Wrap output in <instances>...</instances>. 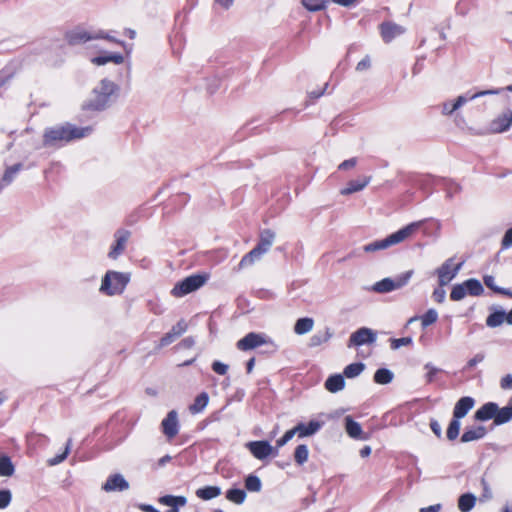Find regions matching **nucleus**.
<instances>
[{"instance_id": "nucleus-1", "label": "nucleus", "mask_w": 512, "mask_h": 512, "mask_svg": "<svg viewBox=\"0 0 512 512\" xmlns=\"http://www.w3.org/2000/svg\"><path fill=\"white\" fill-rule=\"evenodd\" d=\"M91 131L90 127L82 128L70 123L49 127L44 131L43 145L45 147H60L67 142L90 135Z\"/></svg>"}, {"instance_id": "nucleus-2", "label": "nucleus", "mask_w": 512, "mask_h": 512, "mask_svg": "<svg viewBox=\"0 0 512 512\" xmlns=\"http://www.w3.org/2000/svg\"><path fill=\"white\" fill-rule=\"evenodd\" d=\"M118 86L113 81L103 79L93 89L90 98L83 104L84 109L101 111L111 105L118 93Z\"/></svg>"}, {"instance_id": "nucleus-3", "label": "nucleus", "mask_w": 512, "mask_h": 512, "mask_svg": "<svg viewBox=\"0 0 512 512\" xmlns=\"http://www.w3.org/2000/svg\"><path fill=\"white\" fill-rule=\"evenodd\" d=\"M425 222V220L417 221L408 224L402 229L392 233L384 239L376 240L372 243L366 244L363 250L367 253L376 252L379 250L387 249L393 245L399 244L410 237L416 230Z\"/></svg>"}, {"instance_id": "nucleus-4", "label": "nucleus", "mask_w": 512, "mask_h": 512, "mask_svg": "<svg viewBox=\"0 0 512 512\" xmlns=\"http://www.w3.org/2000/svg\"><path fill=\"white\" fill-rule=\"evenodd\" d=\"M129 281V273L109 270L102 278L99 291L107 296L120 295L124 292Z\"/></svg>"}, {"instance_id": "nucleus-5", "label": "nucleus", "mask_w": 512, "mask_h": 512, "mask_svg": "<svg viewBox=\"0 0 512 512\" xmlns=\"http://www.w3.org/2000/svg\"><path fill=\"white\" fill-rule=\"evenodd\" d=\"M501 92V89H489L483 90L476 93H466L464 95L458 96L454 100H448L442 103L441 105V113L445 116H450L458 109H460L463 105H465L468 101H472L476 98L486 96V95H496Z\"/></svg>"}, {"instance_id": "nucleus-6", "label": "nucleus", "mask_w": 512, "mask_h": 512, "mask_svg": "<svg viewBox=\"0 0 512 512\" xmlns=\"http://www.w3.org/2000/svg\"><path fill=\"white\" fill-rule=\"evenodd\" d=\"M65 38L69 45H80L94 39H107L116 42V40L103 31L89 32L82 28H76L66 33Z\"/></svg>"}, {"instance_id": "nucleus-7", "label": "nucleus", "mask_w": 512, "mask_h": 512, "mask_svg": "<svg viewBox=\"0 0 512 512\" xmlns=\"http://www.w3.org/2000/svg\"><path fill=\"white\" fill-rule=\"evenodd\" d=\"M413 275V271L409 270L406 271L395 278H384L378 282H376L372 286V290L377 293H388L397 289H400L407 285L409 280L411 279Z\"/></svg>"}, {"instance_id": "nucleus-8", "label": "nucleus", "mask_w": 512, "mask_h": 512, "mask_svg": "<svg viewBox=\"0 0 512 512\" xmlns=\"http://www.w3.org/2000/svg\"><path fill=\"white\" fill-rule=\"evenodd\" d=\"M207 279L208 277L206 275L195 274L188 276L178 282L172 289L171 293L175 297H183L202 287L206 283Z\"/></svg>"}, {"instance_id": "nucleus-9", "label": "nucleus", "mask_w": 512, "mask_h": 512, "mask_svg": "<svg viewBox=\"0 0 512 512\" xmlns=\"http://www.w3.org/2000/svg\"><path fill=\"white\" fill-rule=\"evenodd\" d=\"M463 263L454 264V258H449L438 267L435 273L438 276L439 285L443 287L452 281L461 270Z\"/></svg>"}, {"instance_id": "nucleus-10", "label": "nucleus", "mask_w": 512, "mask_h": 512, "mask_svg": "<svg viewBox=\"0 0 512 512\" xmlns=\"http://www.w3.org/2000/svg\"><path fill=\"white\" fill-rule=\"evenodd\" d=\"M269 343L271 339L265 334L250 332L236 343V347L240 351H249Z\"/></svg>"}, {"instance_id": "nucleus-11", "label": "nucleus", "mask_w": 512, "mask_h": 512, "mask_svg": "<svg viewBox=\"0 0 512 512\" xmlns=\"http://www.w3.org/2000/svg\"><path fill=\"white\" fill-rule=\"evenodd\" d=\"M365 368L361 362L349 364L345 367L343 374L337 373L329 376L324 384H345L344 377L352 379L360 375Z\"/></svg>"}, {"instance_id": "nucleus-12", "label": "nucleus", "mask_w": 512, "mask_h": 512, "mask_svg": "<svg viewBox=\"0 0 512 512\" xmlns=\"http://www.w3.org/2000/svg\"><path fill=\"white\" fill-rule=\"evenodd\" d=\"M377 334L370 328L361 327L350 335L348 347L372 344L376 341Z\"/></svg>"}, {"instance_id": "nucleus-13", "label": "nucleus", "mask_w": 512, "mask_h": 512, "mask_svg": "<svg viewBox=\"0 0 512 512\" xmlns=\"http://www.w3.org/2000/svg\"><path fill=\"white\" fill-rule=\"evenodd\" d=\"M380 35L385 43L392 42L395 38L403 35L406 28L392 21H385L379 25Z\"/></svg>"}, {"instance_id": "nucleus-14", "label": "nucleus", "mask_w": 512, "mask_h": 512, "mask_svg": "<svg viewBox=\"0 0 512 512\" xmlns=\"http://www.w3.org/2000/svg\"><path fill=\"white\" fill-rule=\"evenodd\" d=\"M130 238V232L125 229H119L114 234L115 243L111 246L108 257L117 259L125 250L126 244Z\"/></svg>"}, {"instance_id": "nucleus-15", "label": "nucleus", "mask_w": 512, "mask_h": 512, "mask_svg": "<svg viewBox=\"0 0 512 512\" xmlns=\"http://www.w3.org/2000/svg\"><path fill=\"white\" fill-rule=\"evenodd\" d=\"M512 125V110L508 109L491 121L489 130L492 133H502L507 131Z\"/></svg>"}, {"instance_id": "nucleus-16", "label": "nucleus", "mask_w": 512, "mask_h": 512, "mask_svg": "<svg viewBox=\"0 0 512 512\" xmlns=\"http://www.w3.org/2000/svg\"><path fill=\"white\" fill-rule=\"evenodd\" d=\"M246 446L252 455L259 460L267 458L274 451V448L267 441H252L248 442Z\"/></svg>"}, {"instance_id": "nucleus-17", "label": "nucleus", "mask_w": 512, "mask_h": 512, "mask_svg": "<svg viewBox=\"0 0 512 512\" xmlns=\"http://www.w3.org/2000/svg\"><path fill=\"white\" fill-rule=\"evenodd\" d=\"M187 328L188 325L184 320L178 321L176 325L161 338L158 348H162L174 342L176 338L186 332Z\"/></svg>"}, {"instance_id": "nucleus-18", "label": "nucleus", "mask_w": 512, "mask_h": 512, "mask_svg": "<svg viewBox=\"0 0 512 512\" xmlns=\"http://www.w3.org/2000/svg\"><path fill=\"white\" fill-rule=\"evenodd\" d=\"M178 415L175 410L170 411L162 421L163 433L169 438H173L178 433Z\"/></svg>"}, {"instance_id": "nucleus-19", "label": "nucleus", "mask_w": 512, "mask_h": 512, "mask_svg": "<svg viewBox=\"0 0 512 512\" xmlns=\"http://www.w3.org/2000/svg\"><path fill=\"white\" fill-rule=\"evenodd\" d=\"M129 488V483L121 474H114L106 480L102 489L106 492L124 491Z\"/></svg>"}, {"instance_id": "nucleus-20", "label": "nucleus", "mask_w": 512, "mask_h": 512, "mask_svg": "<svg viewBox=\"0 0 512 512\" xmlns=\"http://www.w3.org/2000/svg\"><path fill=\"white\" fill-rule=\"evenodd\" d=\"M345 430L347 434L353 439H369V435L363 432L361 425L358 422L354 421L351 416L345 417Z\"/></svg>"}, {"instance_id": "nucleus-21", "label": "nucleus", "mask_w": 512, "mask_h": 512, "mask_svg": "<svg viewBox=\"0 0 512 512\" xmlns=\"http://www.w3.org/2000/svg\"><path fill=\"white\" fill-rule=\"evenodd\" d=\"M496 412H498V405L494 402H488L475 412V419L479 421L493 419L495 421Z\"/></svg>"}, {"instance_id": "nucleus-22", "label": "nucleus", "mask_w": 512, "mask_h": 512, "mask_svg": "<svg viewBox=\"0 0 512 512\" xmlns=\"http://www.w3.org/2000/svg\"><path fill=\"white\" fill-rule=\"evenodd\" d=\"M159 502L172 508L167 512H178L177 507L185 506L187 503V498L184 496L165 495L159 498Z\"/></svg>"}, {"instance_id": "nucleus-23", "label": "nucleus", "mask_w": 512, "mask_h": 512, "mask_svg": "<svg viewBox=\"0 0 512 512\" xmlns=\"http://www.w3.org/2000/svg\"><path fill=\"white\" fill-rule=\"evenodd\" d=\"M371 177H363L361 179L351 180L346 187L341 190L342 195H350L352 193L363 190L370 182Z\"/></svg>"}, {"instance_id": "nucleus-24", "label": "nucleus", "mask_w": 512, "mask_h": 512, "mask_svg": "<svg viewBox=\"0 0 512 512\" xmlns=\"http://www.w3.org/2000/svg\"><path fill=\"white\" fill-rule=\"evenodd\" d=\"M274 239L275 233L270 229H265L261 231L259 236V242L256 245V247L259 248L264 254H266L270 250L274 242Z\"/></svg>"}, {"instance_id": "nucleus-25", "label": "nucleus", "mask_w": 512, "mask_h": 512, "mask_svg": "<svg viewBox=\"0 0 512 512\" xmlns=\"http://www.w3.org/2000/svg\"><path fill=\"white\" fill-rule=\"evenodd\" d=\"M474 400L471 397H463L461 398L455 405L454 408V418L460 419L463 418L469 410L473 407Z\"/></svg>"}, {"instance_id": "nucleus-26", "label": "nucleus", "mask_w": 512, "mask_h": 512, "mask_svg": "<svg viewBox=\"0 0 512 512\" xmlns=\"http://www.w3.org/2000/svg\"><path fill=\"white\" fill-rule=\"evenodd\" d=\"M322 426L323 422L312 420L308 425L299 423L296 426V430H298L299 437H306L315 434Z\"/></svg>"}, {"instance_id": "nucleus-27", "label": "nucleus", "mask_w": 512, "mask_h": 512, "mask_svg": "<svg viewBox=\"0 0 512 512\" xmlns=\"http://www.w3.org/2000/svg\"><path fill=\"white\" fill-rule=\"evenodd\" d=\"M263 255L264 253L255 246L250 252L242 257L239 263V269L251 266L255 262L259 261Z\"/></svg>"}, {"instance_id": "nucleus-28", "label": "nucleus", "mask_w": 512, "mask_h": 512, "mask_svg": "<svg viewBox=\"0 0 512 512\" xmlns=\"http://www.w3.org/2000/svg\"><path fill=\"white\" fill-rule=\"evenodd\" d=\"M486 434V429L483 426H478L476 428L466 430L462 436L461 441L463 443L479 440L483 438Z\"/></svg>"}, {"instance_id": "nucleus-29", "label": "nucleus", "mask_w": 512, "mask_h": 512, "mask_svg": "<svg viewBox=\"0 0 512 512\" xmlns=\"http://www.w3.org/2000/svg\"><path fill=\"white\" fill-rule=\"evenodd\" d=\"M314 320L310 317L300 318L294 325V332L297 335H304L313 329Z\"/></svg>"}, {"instance_id": "nucleus-30", "label": "nucleus", "mask_w": 512, "mask_h": 512, "mask_svg": "<svg viewBox=\"0 0 512 512\" xmlns=\"http://www.w3.org/2000/svg\"><path fill=\"white\" fill-rule=\"evenodd\" d=\"M221 494V488L218 486H206L196 490V496L202 500H211Z\"/></svg>"}, {"instance_id": "nucleus-31", "label": "nucleus", "mask_w": 512, "mask_h": 512, "mask_svg": "<svg viewBox=\"0 0 512 512\" xmlns=\"http://www.w3.org/2000/svg\"><path fill=\"white\" fill-rule=\"evenodd\" d=\"M23 168L22 164L21 163H17L15 165H12L10 167H8L4 174H3V177H2V181H1V184L3 185V188L5 186H8L10 185L14 179L16 178L17 174L19 173V171Z\"/></svg>"}, {"instance_id": "nucleus-32", "label": "nucleus", "mask_w": 512, "mask_h": 512, "mask_svg": "<svg viewBox=\"0 0 512 512\" xmlns=\"http://www.w3.org/2000/svg\"><path fill=\"white\" fill-rule=\"evenodd\" d=\"M92 62L96 65H104L108 62H113L115 64H122L124 62V57L120 53H112L107 56H97L92 59Z\"/></svg>"}, {"instance_id": "nucleus-33", "label": "nucleus", "mask_w": 512, "mask_h": 512, "mask_svg": "<svg viewBox=\"0 0 512 512\" xmlns=\"http://www.w3.org/2000/svg\"><path fill=\"white\" fill-rule=\"evenodd\" d=\"M476 497L473 494L467 493L459 497L458 508L462 512H469L475 506Z\"/></svg>"}, {"instance_id": "nucleus-34", "label": "nucleus", "mask_w": 512, "mask_h": 512, "mask_svg": "<svg viewBox=\"0 0 512 512\" xmlns=\"http://www.w3.org/2000/svg\"><path fill=\"white\" fill-rule=\"evenodd\" d=\"M464 285L468 295L480 296L484 292L481 282L477 279L471 278L464 281Z\"/></svg>"}, {"instance_id": "nucleus-35", "label": "nucleus", "mask_w": 512, "mask_h": 512, "mask_svg": "<svg viewBox=\"0 0 512 512\" xmlns=\"http://www.w3.org/2000/svg\"><path fill=\"white\" fill-rule=\"evenodd\" d=\"M209 396L203 392L198 395L193 404L189 406V410L192 414L200 413L208 404Z\"/></svg>"}, {"instance_id": "nucleus-36", "label": "nucleus", "mask_w": 512, "mask_h": 512, "mask_svg": "<svg viewBox=\"0 0 512 512\" xmlns=\"http://www.w3.org/2000/svg\"><path fill=\"white\" fill-rule=\"evenodd\" d=\"M246 497V492L242 489L234 488L229 489L226 492V499L237 505L243 504L245 502Z\"/></svg>"}, {"instance_id": "nucleus-37", "label": "nucleus", "mask_w": 512, "mask_h": 512, "mask_svg": "<svg viewBox=\"0 0 512 512\" xmlns=\"http://www.w3.org/2000/svg\"><path fill=\"white\" fill-rule=\"evenodd\" d=\"M506 321L505 311L498 310L491 313L486 319V325L491 328H495L503 324Z\"/></svg>"}, {"instance_id": "nucleus-38", "label": "nucleus", "mask_w": 512, "mask_h": 512, "mask_svg": "<svg viewBox=\"0 0 512 512\" xmlns=\"http://www.w3.org/2000/svg\"><path fill=\"white\" fill-rule=\"evenodd\" d=\"M332 337V333L329 328H326L322 332H317L310 338L309 345L311 347L319 346L325 342H327Z\"/></svg>"}, {"instance_id": "nucleus-39", "label": "nucleus", "mask_w": 512, "mask_h": 512, "mask_svg": "<svg viewBox=\"0 0 512 512\" xmlns=\"http://www.w3.org/2000/svg\"><path fill=\"white\" fill-rule=\"evenodd\" d=\"M512 420V410L507 405L503 408L498 407V412H496L495 417V425H503Z\"/></svg>"}, {"instance_id": "nucleus-40", "label": "nucleus", "mask_w": 512, "mask_h": 512, "mask_svg": "<svg viewBox=\"0 0 512 512\" xmlns=\"http://www.w3.org/2000/svg\"><path fill=\"white\" fill-rule=\"evenodd\" d=\"M484 284L495 293L506 295L512 298V292L508 289L501 288L495 284V278L491 275H486L483 278Z\"/></svg>"}, {"instance_id": "nucleus-41", "label": "nucleus", "mask_w": 512, "mask_h": 512, "mask_svg": "<svg viewBox=\"0 0 512 512\" xmlns=\"http://www.w3.org/2000/svg\"><path fill=\"white\" fill-rule=\"evenodd\" d=\"M393 373L386 368L378 369L374 374V381L378 384H388L393 380Z\"/></svg>"}, {"instance_id": "nucleus-42", "label": "nucleus", "mask_w": 512, "mask_h": 512, "mask_svg": "<svg viewBox=\"0 0 512 512\" xmlns=\"http://www.w3.org/2000/svg\"><path fill=\"white\" fill-rule=\"evenodd\" d=\"M14 473V466L8 456L0 457V476L9 477Z\"/></svg>"}, {"instance_id": "nucleus-43", "label": "nucleus", "mask_w": 512, "mask_h": 512, "mask_svg": "<svg viewBox=\"0 0 512 512\" xmlns=\"http://www.w3.org/2000/svg\"><path fill=\"white\" fill-rule=\"evenodd\" d=\"M245 488L250 492H260L262 488L260 478L253 474L248 475L245 478Z\"/></svg>"}, {"instance_id": "nucleus-44", "label": "nucleus", "mask_w": 512, "mask_h": 512, "mask_svg": "<svg viewBox=\"0 0 512 512\" xmlns=\"http://www.w3.org/2000/svg\"><path fill=\"white\" fill-rule=\"evenodd\" d=\"M308 455V447L304 444L298 445L294 453L295 462L299 465L304 464L308 460Z\"/></svg>"}, {"instance_id": "nucleus-45", "label": "nucleus", "mask_w": 512, "mask_h": 512, "mask_svg": "<svg viewBox=\"0 0 512 512\" xmlns=\"http://www.w3.org/2000/svg\"><path fill=\"white\" fill-rule=\"evenodd\" d=\"M71 445H72V440L69 439L67 441V444H66L64 452L59 454V455H56L55 457H52V458L48 459L47 460V464L49 466H55V465H58V464L62 463L67 458V456H68V454L70 452V449H71Z\"/></svg>"}, {"instance_id": "nucleus-46", "label": "nucleus", "mask_w": 512, "mask_h": 512, "mask_svg": "<svg viewBox=\"0 0 512 512\" xmlns=\"http://www.w3.org/2000/svg\"><path fill=\"white\" fill-rule=\"evenodd\" d=\"M466 295H468V294H467V291H466V288H465V285H464V282H463L461 284H456V285L453 286V288L451 290V293H450V298L453 301H460Z\"/></svg>"}, {"instance_id": "nucleus-47", "label": "nucleus", "mask_w": 512, "mask_h": 512, "mask_svg": "<svg viewBox=\"0 0 512 512\" xmlns=\"http://www.w3.org/2000/svg\"><path fill=\"white\" fill-rule=\"evenodd\" d=\"M302 5L311 12L320 11L325 8L323 0H301Z\"/></svg>"}, {"instance_id": "nucleus-48", "label": "nucleus", "mask_w": 512, "mask_h": 512, "mask_svg": "<svg viewBox=\"0 0 512 512\" xmlns=\"http://www.w3.org/2000/svg\"><path fill=\"white\" fill-rule=\"evenodd\" d=\"M460 431V422L457 418L453 419L447 429V438L454 440L458 437Z\"/></svg>"}, {"instance_id": "nucleus-49", "label": "nucleus", "mask_w": 512, "mask_h": 512, "mask_svg": "<svg viewBox=\"0 0 512 512\" xmlns=\"http://www.w3.org/2000/svg\"><path fill=\"white\" fill-rule=\"evenodd\" d=\"M438 319V313L435 309H429L422 317V326L427 327L435 323Z\"/></svg>"}, {"instance_id": "nucleus-50", "label": "nucleus", "mask_w": 512, "mask_h": 512, "mask_svg": "<svg viewBox=\"0 0 512 512\" xmlns=\"http://www.w3.org/2000/svg\"><path fill=\"white\" fill-rule=\"evenodd\" d=\"M412 338L411 337H403V338H393L390 340L391 348L393 350L399 349L402 346H408L412 344Z\"/></svg>"}, {"instance_id": "nucleus-51", "label": "nucleus", "mask_w": 512, "mask_h": 512, "mask_svg": "<svg viewBox=\"0 0 512 512\" xmlns=\"http://www.w3.org/2000/svg\"><path fill=\"white\" fill-rule=\"evenodd\" d=\"M425 368L427 369V373H426L427 382H434V381L439 380V378L437 377L438 374L441 373V371L439 369L431 367L430 365H426Z\"/></svg>"}, {"instance_id": "nucleus-52", "label": "nucleus", "mask_w": 512, "mask_h": 512, "mask_svg": "<svg viewBox=\"0 0 512 512\" xmlns=\"http://www.w3.org/2000/svg\"><path fill=\"white\" fill-rule=\"evenodd\" d=\"M11 492L9 490L0 491V509L6 508L11 502Z\"/></svg>"}, {"instance_id": "nucleus-53", "label": "nucleus", "mask_w": 512, "mask_h": 512, "mask_svg": "<svg viewBox=\"0 0 512 512\" xmlns=\"http://www.w3.org/2000/svg\"><path fill=\"white\" fill-rule=\"evenodd\" d=\"M371 67V58L366 55L361 61H359L356 65V71L363 72Z\"/></svg>"}, {"instance_id": "nucleus-54", "label": "nucleus", "mask_w": 512, "mask_h": 512, "mask_svg": "<svg viewBox=\"0 0 512 512\" xmlns=\"http://www.w3.org/2000/svg\"><path fill=\"white\" fill-rule=\"evenodd\" d=\"M212 369L215 373L219 375H224L228 371V365L220 361H214L212 364Z\"/></svg>"}, {"instance_id": "nucleus-55", "label": "nucleus", "mask_w": 512, "mask_h": 512, "mask_svg": "<svg viewBox=\"0 0 512 512\" xmlns=\"http://www.w3.org/2000/svg\"><path fill=\"white\" fill-rule=\"evenodd\" d=\"M501 246L503 249H507L512 246V227L505 232Z\"/></svg>"}, {"instance_id": "nucleus-56", "label": "nucleus", "mask_w": 512, "mask_h": 512, "mask_svg": "<svg viewBox=\"0 0 512 512\" xmlns=\"http://www.w3.org/2000/svg\"><path fill=\"white\" fill-rule=\"evenodd\" d=\"M446 292L442 288L435 289L433 292V298L436 302L442 303L445 299Z\"/></svg>"}, {"instance_id": "nucleus-57", "label": "nucleus", "mask_w": 512, "mask_h": 512, "mask_svg": "<svg viewBox=\"0 0 512 512\" xmlns=\"http://www.w3.org/2000/svg\"><path fill=\"white\" fill-rule=\"evenodd\" d=\"M357 163V159L356 158H350L348 160H345L343 161L340 165H339V169L340 170H348L350 168H353Z\"/></svg>"}, {"instance_id": "nucleus-58", "label": "nucleus", "mask_w": 512, "mask_h": 512, "mask_svg": "<svg viewBox=\"0 0 512 512\" xmlns=\"http://www.w3.org/2000/svg\"><path fill=\"white\" fill-rule=\"evenodd\" d=\"M441 508H442L441 504H435V505L421 508L420 512H440Z\"/></svg>"}, {"instance_id": "nucleus-59", "label": "nucleus", "mask_w": 512, "mask_h": 512, "mask_svg": "<svg viewBox=\"0 0 512 512\" xmlns=\"http://www.w3.org/2000/svg\"><path fill=\"white\" fill-rule=\"evenodd\" d=\"M194 340L193 338L191 337H187L185 339H183L180 344H179V347H182V348H185V349H188V348H191L193 345H194Z\"/></svg>"}, {"instance_id": "nucleus-60", "label": "nucleus", "mask_w": 512, "mask_h": 512, "mask_svg": "<svg viewBox=\"0 0 512 512\" xmlns=\"http://www.w3.org/2000/svg\"><path fill=\"white\" fill-rule=\"evenodd\" d=\"M332 1L340 6L349 7V6L354 5L358 0H332Z\"/></svg>"}, {"instance_id": "nucleus-61", "label": "nucleus", "mask_w": 512, "mask_h": 512, "mask_svg": "<svg viewBox=\"0 0 512 512\" xmlns=\"http://www.w3.org/2000/svg\"><path fill=\"white\" fill-rule=\"evenodd\" d=\"M430 427L437 436L441 435V426L437 421H432Z\"/></svg>"}, {"instance_id": "nucleus-62", "label": "nucleus", "mask_w": 512, "mask_h": 512, "mask_svg": "<svg viewBox=\"0 0 512 512\" xmlns=\"http://www.w3.org/2000/svg\"><path fill=\"white\" fill-rule=\"evenodd\" d=\"M298 434V430H296V426L293 429L288 430L283 437L289 442L295 434Z\"/></svg>"}, {"instance_id": "nucleus-63", "label": "nucleus", "mask_w": 512, "mask_h": 512, "mask_svg": "<svg viewBox=\"0 0 512 512\" xmlns=\"http://www.w3.org/2000/svg\"><path fill=\"white\" fill-rule=\"evenodd\" d=\"M139 508L144 512H159V510L154 508L152 505H148V504H141V505H139Z\"/></svg>"}, {"instance_id": "nucleus-64", "label": "nucleus", "mask_w": 512, "mask_h": 512, "mask_svg": "<svg viewBox=\"0 0 512 512\" xmlns=\"http://www.w3.org/2000/svg\"><path fill=\"white\" fill-rule=\"evenodd\" d=\"M483 359H484L483 355L477 354L474 358H472V359L468 362V366L473 367V366H474V365H476L477 363L481 362Z\"/></svg>"}]
</instances>
